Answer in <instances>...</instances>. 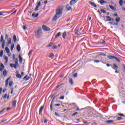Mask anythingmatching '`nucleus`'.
<instances>
[{
  "label": "nucleus",
  "mask_w": 125,
  "mask_h": 125,
  "mask_svg": "<svg viewBox=\"0 0 125 125\" xmlns=\"http://www.w3.org/2000/svg\"><path fill=\"white\" fill-rule=\"evenodd\" d=\"M90 4L92 5V6H94V7H97V5H96V4L94 3L93 2H90Z\"/></svg>",
  "instance_id": "obj_29"
},
{
  "label": "nucleus",
  "mask_w": 125,
  "mask_h": 125,
  "mask_svg": "<svg viewBox=\"0 0 125 125\" xmlns=\"http://www.w3.org/2000/svg\"><path fill=\"white\" fill-rule=\"evenodd\" d=\"M100 3L101 4H103L104 3H107V1L103 0H100Z\"/></svg>",
  "instance_id": "obj_33"
},
{
  "label": "nucleus",
  "mask_w": 125,
  "mask_h": 125,
  "mask_svg": "<svg viewBox=\"0 0 125 125\" xmlns=\"http://www.w3.org/2000/svg\"><path fill=\"white\" fill-rule=\"evenodd\" d=\"M41 6V1H39L37 4V6L35 8V11H38L39 10V7Z\"/></svg>",
  "instance_id": "obj_10"
},
{
  "label": "nucleus",
  "mask_w": 125,
  "mask_h": 125,
  "mask_svg": "<svg viewBox=\"0 0 125 125\" xmlns=\"http://www.w3.org/2000/svg\"><path fill=\"white\" fill-rule=\"evenodd\" d=\"M101 43H102V44H106V41H105V40H103Z\"/></svg>",
  "instance_id": "obj_50"
},
{
  "label": "nucleus",
  "mask_w": 125,
  "mask_h": 125,
  "mask_svg": "<svg viewBox=\"0 0 125 125\" xmlns=\"http://www.w3.org/2000/svg\"><path fill=\"white\" fill-rule=\"evenodd\" d=\"M118 116H120L121 117H122V118H125V115L124 114L122 113H118Z\"/></svg>",
  "instance_id": "obj_42"
},
{
  "label": "nucleus",
  "mask_w": 125,
  "mask_h": 125,
  "mask_svg": "<svg viewBox=\"0 0 125 125\" xmlns=\"http://www.w3.org/2000/svg\"><path fill=\"white\" fill-rule=\"evenodd\" d=\"M3 56V51L1 50L0 51V57H2Z\"/></svg>",
  "instance_id": "obj_41"
},
{
  "label": "nucleus",
  "mask_w": 125,
  "mask_h": 125,
  "mask_svg": "<svg viewBox=\"0 0 125 125\" xmlns=\"http://www.w3.org/2000/svg\"><path fill=\"white\" fill-rule=\"evenodd\" d=\"M106 19H107V21H112V19L111 18V17L109 16H106Z\"/></svg>",
  "instance_id": "obj_34"
},
{
  "label": "nucleus",
  "mask_w": 125,
  "mask_h": 125,
  "mask_svg": "<svg viewBox=\"0 0 125 125\" xmlns=\"http://www.w3.org/2000/svg\"><path fill=\"white\" fill-rule=\"evenodd\" d=\"M77 114H78V112H75L74 113H73V114H72V116H76V115H77Z\"/></svg>",
  "instance_id": "obj_63"
},
{
  "label": "nucleus",
  "mask_w": 125,
  "mask_h": 125,
  "mask_svg": "<svg viewBox=\"0 0 125 125\" xmlns=\"http://www.w3.org/2000/svg\"><path fill=\"white\" fill-rule=\"evenodd\" d=\"M4 59V60H5V63L8 62V58L7 57H5Z\"/></svg>",
  "instance_id": "obj_44"
},
{
  "label": "nucleus",
  "mask_w": 125,
  "mask_h": 125,
  "mask_svg": "<svg viewBox=\"0 0 125 125\" xmlns=\"http://www.w3.org/2000/svg\"><path fill=\"white\" fill-rule=\"evenodd\" d=\"M1 92H2V87L0 88V95L1 94Z\"/></svg>",
  "instance_id": "obj_59"
},
{
  "label": "nucleus",
  "mask_w": 125,
  "mask_h": 125,
  "mask_svg": "<svg viewBox=\"0 0 125 125\" xmlns=\"http://www.w3.org/2000/svg\"><path fill=\"white\" fill-rule=\"evenodd\" d=\"M63 11V7H59L56 10V15L54 16L52 19V21H56L58 19H59L62 16V12Z\"/></svg>",
  "instance_id": "obj_1"
},
{
  "label": "nucleus",
  "mask_w": 125,
  "mask_h": 125,
  "mask_svg": "<svg viewBox=\"0 0 125 125\" xmlns=\"http://www.w3.org/2000/svg\"><path fill=\"white\" fill-rule=\"evenodd\" d=\"M55 116H56L57 117H59V114L57 112H55Z\"/></svg>",
  "instance_id": "obj_56"
},
{
  "label": "nucleus",
  "mask_w": 125,
  "mask_h": 125,
  "mask_svg": "<svg viewBox=\"0 0 125 125\" xmlns=\"http://www.w3.org/2000/svg\"><path fill=\"white\" fill-rule=\"evenodd\" d=\"M58 47H60V44H58V46L57 45H55L52 49H57V48H58Z\"/></svg>",
  "instance_id": "obj_36"
},
{
  "label": "nucleus",
  "mask_w": 125,
  "mask_h": 125,
  "mask_svg": "<svg viewBox=\"0 0 125 125\" xmlns=\"http://www.w3.org/2000/svg\"><path fill=\"white\" fill-rule=\"evenodd\" d=\"M113 69H114V70H117V69H118L119 68V66H118L116 64L113 63Z\"/></svg>",
  "instance_id": "obj_28"
},
{
  "label": "nucleus",
  "mask_w": 125,
  "mask_h": 125,
  "mask_svg": "<svg viewBox=\"0 0 125 125\" xmlns=\"http://www.w3.org/2000/svg\"><path fill=\"white\" fill-rule=\"evenodd\" d=\"M115 21L117 23H119V22H120L121 21V18H120V17L116 18L115 19Z\"/></svg>",
  "instance_id": "obj_32"
},
{
  "label": "nucleus",
  "mask_w": 125,
  "mask_h": 125,
  "mask_svg": "<svg viewBox=\"0 0 125 125\" xmlns=\"http://www.w3.org/2000/svg\"><path fill=\"white\" fill-rule=\"evenodd\" d=\"M17 49L18 52H20V50H21V48L20 47V45L18 44L17 46Z\"/></svg>",
  "instance_id": "obj_31"
},
{
  "label": "nucleus",
  "mask_w": 125,
  "mask_h": 125,
  "mask_svg": "<svg viewBox=\"0 0 125 125\" xmlns=\"http://www.w3.org/2000/svg\"><path fill=\"white\" fill-rule=\"evenodd\" d=\"M53 44H54V43H53V42H52V43H49V44L47 45V47H51V46H52V45H53Z\"/></svg>",
  "instance_id": "obj_43"
},
{
  "label": "nucleus",
  "mask_w": 125,
  "mask_h": 125,
  "mask_svg": "<svg viewBox=\"0 0 125 125\" xmlns=\"http://www.w3.org/2000/svg\"><path fill=\"white\" fill-rule=\"evenodd\" d=\"M121 120H124V118L122 117H118L117 118V121H121Z\"/></svg>",
  "instance_id": "obj_40"
},
{
  "label": "nucleus",
  "mask_w": 125,
  "mask_h": 125,
  "mask_svg": "<svg viewBox=\"0 0 125 125\" xmlns=\"http://www.w3.org/2000/svg\"><path fill=\"white\" fill-rule=\"evenodd\" d=\"M64 96H62V97H60V98H59V99H60V100H63V99H64Z\"/></svg>",
  "instance_id": "obj_54"
},
{
  "label": "nucleus",
  "mask_w": 125,
  "mask_h": 125,
  "mask_svg": "<svg viewBox=\"0 0 125 125\" xmlns=\"http://www.w3.org/2000/svg\"><path fill=\"white\" fill-rule=\"evenodd\" d=\"M7 44H8V45H10V44L11 43V42L12 41V39L11 38H9L7 40Z\"/></svg>",
  "instance_id": "obj_14"
},
{
  "label": "nucleus",
  "mask_w": 125,
  "mask_h": 125,
  "mask_svg": "<svg viewBox=\"0 0 125 125\" xmlns=\"http://www.w3.org/2000/svg\"><path fill=\"white\" fill-rule=\"evenodd\" d=\"M32 53H33V50H31L29 52L28 55H31V54H32Z\"/></svg>",
  "instance_id": "obj_53"
},
{
  "label": "nucleus",
  "mask_w": 125,
  "mask_h": 125,
  "mask_svg": "<svg viewBox=\"0 0 125 125\" xmlns=\"http://www.w3.org/2000/svg\"><path fill=\"white\" fill-rule=\"evenodd\" d=\"M66 36H67V33H66V32H64L62 34V38L64 40L66 39Z\"/></svg>",
  "instance_id": "obj_26"
},
{
  "label": "nucleus",
  "mask_w": 125,
  "mask_h": 125,
  "mask_svg": "<svg viewBox=\"0 0 125 125\" xmlns=\"http://www.w3.org/2000/svg\"><path fill=\"white\" fill-rule=\"evenodd\" d=\"M75 35H80V34L79 33V31L75 32Z\"/></svg>",
  "instance_id": "obj_60"
},
{
  "label": "nucleus",
  "mask_w": 125,
  "mask_h": 125,
  "mask_svg": "<svg viewBox=\"0 0 125 125\" xmlns=\"http://www.w3.org/2000/svg\"><path fill=\"white\" fill-rule=\"evenodd\" d=\"M43 108H44V106H42L40 107L39 109V114L41 115L42 113V110H43Z\"/></svg>",
  "instance_id": "obj_16"
},
{
  "label": "nucleus",
  "mask_w": 125,
  "mask_h": 125,
  "mask_svg": "<svg viewBox=\"0 0 125 125\" xmlns=\"http://www.w3.org/2000/svg\"><path fill=\"white\" fill-rule=\"evenodd\" d=\"M6 121H7V119L4 118L1 120V122H0V124H2V123H4L5 122H6Z\"/></svg>",
  "instance_id": "obj_37"
},
{
  "label": "nucleus",
  "mask_w": 125,
  "mask_h": 125,
  "mask_svg": "<svg viewBox=\"0 0 125 125\" xmlns=\"http://www.w3.org/2000/svg\"><path fill=\"white\" fill-rule=\"evenodd\" d=\"M3 76L4 77H6V76H7V71H6V70H4L3 71Z\"/></svg>",
  "instance_id": "obj_30"
},
{
  "label": "nucleus",
  "mask_w": 125,
  "mask_h": 125,
  "mask_svg": "<svg viewBox=\"0 0 125 125\" xmlns=\"http://www.w3.org/2000/svg\"><path fill=\"white\" fill-rule=\"evenodd\" d=\"M30 77H28V75H26L23 77V80H24L25 82H27V81H29V80H30Z\"/></svg>",
  "instance_id": "obj_13"
},
{
  "label": "nucleus",
  "mask_w": 125,
  "mask_h": 125,
  "mask_svg": "<svg viewBox=\"0 0 125 125\" xmlns=\"http://www.w3.org/2000/svg\"><path fill=\"white\" fill-rule=\"evenodd\" d=\"M0 42H2V48L4 49V46H5V41L3 40V35H1Z\"/></svg>",
  "instance_id": "obj_3"
},
{
  "label": "nucleus",
  "mask_w": 125,
  "mask_h": 125,
  "mask_svg": "<svg viewBox=\"0 0 125 125\" xmlns=\"http://www.w3.org/2000/svg\"><path fill=\"white\" fill-rule=\"evenodd\" d=\"M54 58V54H53V53H51L49 56V58H52V59H53Z\"/></svg>",
  "instance_id": "obj_38"
},
{
  "label": "nucleus",
  "mask_w": 125,
  "mask_h": 125,
  "mask_svg": "<svg viewBox=\"0 0 125 125\" xmlns=\"http://www.w3.org/2000/svg\"><path fill=\"white\" fill-rule=\"evenodd\" d=\"M13 39L14 42H17V38L16 37V35H14Z\"/></svg>",
  "instance_id": "obj_23"
},
{
  "label": "nucleus",
  "mask_w": 125,
  "mask_h": 125,
  "mask_svg": "<svg viewBox=\"0 0 125 125\" xmlns=\"http://www.w3.org/2000/svg\"><path fill=\"white\" fill-rule=\"evenodd\" d=\"M0 72H2V71L4 70V65H3V64L1 63V64L0 65Z\"/></svg>",
  "instance_id": "obj_12"
},
{
  "label": "nucleus",
  "mask_w": 125,
  "mask_h": 125,
  "mask_svg": "<svg viewBox=\"0 0 125 125\" xmlns=\"http://www.w3.org/2000/svg\"><path fill=\"white\" fill-rule=\"evenodd\" d=\"M94 62L95 63H99V62H100V61L95 60L94 61Z\"/></svg>",
  "instance_id": "obj_55"
},
{
  "label": "nucleus",
  "mask_w": 125,
  "mask_h": 125,
  "mask_svg": "<svg viewBox=\"0 0 125 125\" xmlns=\"http://www.w3.org/2000/svg\"><path fill=\"white\" fill-rule=\"evenodd\" d=\"M68 82L71 85H73L74 84V81H73V79L70 78Z\"/></svg>",
  "instance_id": "obj_19"
},
{
  "label": "nucleus",
  "mask_w": 125,
  "mask_h": 125,
  "mask_svg": "<svg viewBox=\"0 0 125 125\" xmlns=\"http://www.w3.org/2000/svg\"><path fill=\"white\" fill-rule=\"evenodd\" d=\"M65 9L67 11H70V10H71V9H72V7H71L70 6V5H69V4H67L66 5V7H65Z\"/></svg>",
  "instance_id": "obj_9"
},
{
  "label": "nucleus",
  "mask_w": 125,
  "mask_h": 125,
  "mask_svg": "<svg viewBox=\"0 0 125 125\" xmlns=\"http://www.w3.org/2000/svg\"><path fill=\"white\" fill-rule=\"evenodd\" d=\"M16 12H17V10H15L14 12H13V13H12L11 14H10V16H11V15H13V14H15V13H16Z\"/></svg>",
  "instance_id": "obj_48"
},
{
  "label": "nucleus",
  "mask_w": 125,
  "mask_h": 125,
  "mask_svg": "<svg viewBox=\"0 0 125 125\" xmlns=\"http://www.w3.org/2000/svg\"><path fill=\"white\" fill-rule=\"evenodd\" d=\"M100 56H107L106 54L101 53L99 54Z\"/></svg>",
  "instance_id": "obj_46"
},
{
  "label": "nucleus",
  "mask_w": 125,
  "mask_h": 125,
  "mask_svg": "<svg viewBox=\"0 0 125 125\" xmlns=\"http://www.w3.org/2000/svg\"><path fill=\"white\" fill-rule=\"evenodd\" d=\"M42 35V29H38L37 32H35V37L37 38V39H40Z\"/></svg>",
  "instance_id": "obj_2"
},
{
  "label": "nucleus",
  "mask_w": 125,
  "mask_h": 125,
  "mask_svg": "<svg viewBox=\"0 0 125 125\" xmlns=\"http://www.w3.org/2000/svg\"><path fill=\"white\" fill-rule=\"evenodd\" d=\"M109 7L112 10H113V11H117V8L111 5H109Z\"/></svg>",
  "instance_id": "obj_11"
},
{
  "label": "nucleus",
  "mask_w": 125,
  "mask_h": 125,
  "mask_svg": "<svg viewBox=\"0 0 125 125\" xmlns=\"http://www.w3.org/2000/svg\"><path fill=\"white\" fill-rule=\"evenodd\" d=\"M16 103H17V101L15 100L12 103V107H16Z\"/></svg>",
  "instance_id": "obj_20"
},
{
  "label": "nucleus",
  "mask_w": 125,
  "mask_h": 125,
  "mask_svg": "<svg viewBox=\"0 0 125 125\" xmlns=\"http://www.w3.org/2000/svg\"><path fill=\"white\" fill-rule=\"evenodd\" d=\"M54 97V94H51L50 96V97H51V98H52Z\"/></svg>",
  "instance_id": "obj_64"
},
{
  "label": "nucleus",
  "mask_w": 125,
  "mask_h": 125,
  "mask_svg": "<svg viewBox=\"0 0 125 125\" xmlns=\"http://www.w3.org/2000/svg\"><path fill=\"white\" fill-rule=\"evenodd\" d=\"M107 58H108V59H111V60L116 59V60L117 61V62H121V60H120V59H118V58H117L115 56H111V55L108 56Z\"/></svg>",
  "instance_id": "obj_5"
},
{
  "label": "nucleus",
  "mask_w": 125,
  "mask_h": 125,
  "mask_svg": "<svg viewBox=\"0 0 125 125\" xmlns=\"http://www.w3.org/2000/svg\"><path fill=\"white\" fill-rule=\"evenodd\" d=\"M5 110V108H3L1 111H0V115H1L4 110Z\"/></svg>",
  "instance_id": "obj_45"
},
{
  "label": "nucleus",
  "mask_w": 125,
  "mask_h": 125,
  "mask_svg": "<svg viewBox=\"0 0 125 125\" xmlns=\"http://www.w3.org/2000/svg\"><path fill=\"white\" fill-rule=\"evenodd\" d=\"M55 106H56L57 107H59V106H60V104H55Z\"/></svg>",
  "instance_id": "obj_58"
},
{
  "label": "nucleus",
  "mask_w": 125,
  "mask_h": 125,
  "mask_svg": "<svg viewBox=\"0 0 125 125\" xmlns=\"http://www.w3.org/2000/svg\"><path fill=\"white\" fill-rule=\"evenodd\" d=\"M13 84V81H10L9 83V85L10 87H12Z\"/></svg>",
  "instance_id": "obj_35"
},
{
  "label": "nucleus",
  "mask_w": 125,
  "mask_h": 125,
  "mask_svg": "<svg viewBox=\"0 0 125 125\" xmlns=\"http://www.w3.org/2000/svg\"><path fill=\"white\" fill-rule=\"evenodd\" d=\"M77 1H79V0H71L69 3L70 5H73L75 4Z\"/></svg>",
  "instance_id": "obj_8"
},
{
  "label": "nucleus",
  "mask_w": 125,
  "mask_h": 125,
  "mask_svg": "<svg viewBox=\"0 0 125 125\" xmlns=\"http://www.w3.org/2000/svg\"><path fill=\"white\" fill-rule=\"evenodd\" d=\"M42 29L45 32H48V31H50V29L49 28V27L46 26V25H42Z\"/></svg>",
  "instance_id": "obj_6"
},
{
  "label": "nucleus",
  "mask_w": 125,
  "mask_h": 125,
  "mask_svg": "<svg viewBox=\"0 0 125 125\" xmlns=\"http://www.w3.org/2000/svg\"><path fill=\"white\" fill-rule=\"evenodd\" d=\"M14 92V88H12L11 90V94H12L13 92Z\"/></svg>",
  "instance_id": "obj_52"
},
{
  "label": "nucleus",
  "mask_w": 125,
  "mask_h": 125,
  "mask_svg": "<svg viewBox=\"0 0 125 125\" xmlns=\"http://www.w3.org/2000/svg\"><path fill=\"white\" fill-rule=\"evenodd\" d=\"M5 40H7V39H8V34L5 35Z\"/></svg>",
  "instance_id": "obj_57"
},
{
  "label": "nucleus",
  "mask_w": 125,
  "mask_h": 125,
  "mask_svg": "<svg viewBox=\"0 0 125 125\" xmlns=\"http://www.w3.org/2000/svg\"><path fill=\"white\" fill-rule=\"evenodd\" d=\"M5 50L6 53H7V54L10 53V50H9V48H8V47H5Z\"/></svg>",
  "instance_id": "obj_21"
},
{
  "label": "nucleus",
  "mask_w": 125,
  "mask_h": 125,
  "mask_svg": "<svg viewBox=\"0 0 125 125\" xmlns=\"http://www.w3.org/2000/svg\"><path fill=\"white\" fill-rule=\"evenodd\" d=\"M14 46H15L14 43H12L11 45V47H10L11 51H13V49L14 48Z\"/></svg>",
  "instance_id": "obj_25"
},
{
  "label": "nucleus",
  "mask_w": 125,
  "mask_h": 125,
  "mask_svg": "<svg viewBox=\"0 0 125 125\" xmlns=\"http://www.w3.org/2000/svg\"><path fill=\"white\" fill-rule=\"evenodd\" d=\"M8 85V82H5V86H6V87H7Z\"/></svg>",
  "instance_id": "obj_61"
},
{
  "label": "nucleus",
  "mask_w": 125,
  "mask_h": 125,
  "mask_svg": "<svg viewBox=\"0 0 125 125\" xmlns=\"http://www.w3.org/2000/svg\"><path fill=\"white\" fill-rule=\"evenodd\" d=\"M10 66L11 68H14L16 69H17V66H16V64H15L14 63H10Z\"/></svg>",
  "instance_id": "obj_15"
},
{
  "label": "nucleus",
  "mask_w": 125,
  "mask_h": 125,
  "mask_svg": "<svg viewBox=\"0 0 125 125\" xmlns=\"http://www.w3.org/2000/svg\"><path fill=\"white\" fill-rule=\"evenodd\" d=\"M9 80H10V78H7V79L6 80L5 82H7V83H8Z\"/></svg>",
  "instance_id": "obj_62"
},
{
  "label": "nucleus",
  "mask_w": 125,
  "mask_h": 125,
  "mask_svg": "<svg viewBox=\"0 0 125 125\" xmlns=\"http://www.w3.org/2000/svg\"><path fill=\"white\" fill-rule=\"evenodd\" d=\"M13 60L15 62V65H16L17 67L19 66L18 59L17 58H15V54L13 55Z\"/></svg>",
  "instance_id": "obj_4"
},
{
  "label": "nucleus",
  "mask_w": 125,
  "mask_h": 125,
  "mask_svg": "<svg viewBox=\"0 0 125 125\" xmlns=\"http://www.w3.org/2000/svg\"><path fill=\"white\" fill-rule=\"evenodd\" d=\"M61 36V32H58L55 36V38H58V37H60Z\"/></svg>",
  "instance_id": "obj_39"
},
{
  "label": "nucleus",
  "mask_w": 125,
  "mask_h": 125,
  "mask_svg": "<svg viewBox=\"0 0 125 125\" xmlns=\"http://www.w3.org/2000/svg\"><path fill=\"white\" fill-rule=\"evenodd\" d=\"M52 105H53V101H51V103L50 106V110H51V112H52V111H53V107H52Z\"/></svg>",
  "instance_id": "obj_22"
},
{
  "label": "nucleus",
  "mask_w": 125,
  "mask_h": 125,
  "mask_svg": "<svg viewBox=\"0 0 125 125\" xmlns=\"http://www.w3.org/2000/svg\"><path fill=\"white\" fill-rule=\"evenodd\" d=\"M117 120H107L105 122V124H108V125H111L113 123H115Z\"/></svg>",
  "instance_id": "obj_7"
},
{
  "label": "nucleus",
  "mask_w": 125,
  "mask_h": 125,
  "mask_svg": "<svg viewBox=\"0 0 125 125\" xmlns=\"http://www.w3.org/2000/svg\"><path fill=\"white\" fill-rule=\"evenodd\" d=\"M32 16L34 17V18H37V17H39V13L36 14V13H33L32 14Z\"/></svg>",
  "instance_id": "obj_18"
},
{
  "label": "nucleus",
  "mask_w": 125,
  "mask_h": 125,
  "mask_svg": "<svg viewBox=\"0 0 125 125\" xmlns=\"http://www.w3.org/2000/svg\"><path fill=\"white\" fill-rule=\"evenodd\" d=\"M22 29H23V30H27V29H28V27H27V26H26V25H23L22 26Z\"/></svg>",
  "instance_id": "obj_47"
},
{
  "label": "nucleus",
  "mask_w": 125,
  "mask_h": 125,
  "mask_svg": "<svg viewBox=\"0 0 125 125\" xmlns=\"http://www.w3.org/2000/svg\"><path fill=\"white\" fill-rule=\"evenodd\" d=\"M19 58L20 64H22L23 62V58L21 57V55H19Z\"/></svg>",
  "instance_id": "obj_17"
},
{
  "label": "nucleus",
  "mask_w": 125,
  "mask_h": 125,
  "mask_svg": "<svg viewBox=\"0 0 125 125\" xmlns=\"http://www.w3.org/2000/svg\"><path fill=\"white\" fill-rule=\"evenodd\" d=\"M101 12H102L103 13H106V11H105V10L103 9H102L101 10Z\"/></svg>",
  "instance_id": "obj_51"
},
{
  "label": "nucleus",
  "mask_w": 125,
  "mask_h": 125,
  "mask_svg": "<svg viewBox=\"0 0 125 125\" xmlns=\"http://www.w3.org/2000/svg\"><path fill=\"white\" fill-rule=\"evenodd\" d=\"M73 77L74 78H77V77H78V73H75L74 74H73Z\"/></svg>",
  "instance_id": "obj_49"
},
{
  "label": "nucleus",
  "mask_w": 125,
  "mask_h": 125,
  "mask_svg": "<svg viewBox=\"0 0 125 125\" xmlns=\"http://www.w3.org/2000/svg\"><path fill=\"white\" fill-rule=\"evenodd\" d=\"M119 3L120 6H123V4H124V0H120L119 1Z\"/></svg>",
  "instance_id": "obj_24"
},
{
  "label": "nucleus",
  "mask_w": 125,
  "mask_h": 125,
  "mask_svg": "<svg viewBox=\"0 0 125 125\" xmlns=\"http://www.w3.org/2000/svg\"><path fill=\"white\" fill-rule=\"evenodd\" d=\"M16 78H18V79H22V76L20 75L19 73H17L16 75Z\"/></svg>",
  "instance_id": "obj_27"
}]
</instances>
